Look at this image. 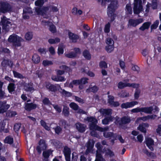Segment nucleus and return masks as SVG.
I'll return each instance as SVG.
<instances>
[{
	"instance_id": "1",
	"label": "nucleus",
	"mask_w": 161,
	"mask_h": 161,
	"mask_svg": "<svg viewBox=\"0 0 161 161\" xmlns=\"http://www.w3.org/2000/svg\"><path fill=\"white\" fill-rule=\"evenodd\" d=\"M84 120L85 122H91L89 125V128L90 130H93L91 133L92 136H96V135H97V134H95L96 133L95 131H103L108 129V127L103 128L97 125L96 124L97 122V120L96 118L93 116H87L84 119Z\"/></svg>"
},
{
	"instance_id": "2",
	"label": "nucleus",
	"mask_w": 161,
	"mask_h": 161,
	"mask_svg": "<svg viewBox=\"0 0 161 161\" xmlns=\"http://www.w3.org/2000/svg\"><path fill=\"white\" fill-rule=\"evenodd\" d=\"M118 2L117 0H113L111 2L110 4L108 6L107 10V14L110 18L111 22L113 21L115 18L114 12L117 8Z\"/></svg>"
},
{
	"instance_id": "3",
	"label": "nucleus",
	"mask_w": 161,
	"mask_h": 161,
	"mask_svg": "<svg viewBox=\"0 0 161 161\" xmlns=\"http://www.w3.org/2000/svg\"><path fill=\"white\" fill-rule=\"evenodd\" d=\"M133 11L134 14H138L143 11L142 0H134Z\"/></svg>"
},
{
	"instance_id": "4",
	"label": "nucleus",
	"mask_w": 161,
	"mask_h": 161,
	"mask_svg": "<svg viewBox=\"0 0 161 161\" xmlns=\"http://www.w3.org/2000/svg\"><path fill=\"white\" fill-rule=\"evenodd\" d=\"M12 10V6L7 2H0V12L5 13L11 12Z\"/></svg>"
},
{
	"instance_id": "5",
	"label": "nucleus",
	"mask_w": 161,
	"mask_h": 161,
	"mask_svg": "<svg viewBox=\"0 0 161 161\" xmlns=\"http://www.w3.org/2000/svg\"><path fill=\"white\" fill-rule=\"evenodd\" d=\"M22 40V39L21 37L15 34L10 35L8 39L9 42L14 43L17 47H20L21 46V42Z\"/></svg>"
},
{
	"instance_id": "6",
	"label": "nucleus",
	"mask_w": 161,
	"mask_h": 161,
	"mask_svg": "<svg viewBox=\"0 0 161 161\" xmlns=\"http://www.w3.org/2000/svg\"><path fill=\"white\" fill-rule=\"evenodd\" d=\"M153 109V107H144L140 108L138 107L136 108H133L131 110V112L133 113H137L140 112H143L147 114H151Z\"/></svg>"
},
{
	"instance_id": "7",
	"label": "nucleus",
	"mask_w": 161,
	"mask_h": 161,
	"mask_svg": "<svg viewBox=\"0 0 161 161\" xmlns=\"http://www.w3.org/2000/svg\"><path fill=\"white\" fill-rule=\"evenodd\" d=\"M49 10V7L48 6H43L42 8L36 7L35 8V11L38 15L42 16L45 15L44 18L48 19V16L47 14V12Z\"/></svg>"
},
{
	"instance_id": "8",
	"label": "nucleus",
	"mask_w": 161,
	"mask_h": 161,
	"mask_svg": "<svg viewBox=\"0 0 161 161\" xmlns=\"http://www.w3.org/2000/svg\"><path fill=\"white\" fill-rule=\"evenodd\" d=\"M73 50L74 51H72L69 53L65 54V56L68 58H76L78 54L81 53L80 49L78 47H74Z\"/></svg>"
},
{
	"instance_id": "9",
	"label": "nucleus",
	"mask_w": 161,
	"mask_h": 161,
	"mask_svg": "<svg viewBox=\"0 0 161 161\" xmlns=\"http://www.w3.org/2000/svg\"><path fill=\"white\" fill-rule=\"evenodd\" d=\"M1 24H0V25H2L3 30L6 31L9 30V25H11V22L8 21L5 16H3V18H1Z\"/></svg>"
},
{
	"instance_id": "10",
	"label": "nucleus",
	"mask_w": 161,
	"mask_h": 161,
	"mask_svg": "<svg viewBox=\"0 0 161 161\" xmlns=\"http://www.w3.org/2000/svg\"><path fill=\"white\" fill-rule=\"evenodd\" d=\"M10 104H7L6 101H0V114H3L6 112L10 108Z\"/></svg>"
},
{
	"instance_id": "11",
	"label": "nucleus",
	"mask_w": 161,
	"mask_h": 161,
	"mask_svg": "<svg viewBox=\"0 0 161 161\" xmlns=\"http://www.w3.org/2000/svg\"><path fill=\"white\" fill-rule=\"evenodd\" d=\"M143 20L142 18L136 19H130L128 21V24L130 26L135 27L140 24L143 22Z\"/></svg>"
},
{
	"instance_id": "12",
	"label": "nucleus",
	"mask_w": 161,
	"mask_h": 161,
	"mask_svg": "<svg viewBox=\"0 0 161 161\" xmlns=\"http://www.w3.org/2000/svg\"><path fill=\"white\" fill-rule=\"evenodd\" d=\"M71 152L70 148L68 146H65L64 147L63 153L66 161H70Z\"/></svg>"
},
{
	"instance_id": "13",
	"label": "nucleus",
	"mask_w": 161,
	"mask_h": 161,
	"mask_svg": "<svg viewBox=\"0 0 161 161\" xmlns=\"http://www.w3.org/2000/svg\"><path fill=\"white\" fill-rule=\"evenodd\" d=\"M130 121V118L126 116H123L120 119H116L117 122L120 126H122L123 125L129 124Z\"/></svg>"
},
{
	"instance_id": "14",
	"label": "nucleus",
	"mask_w": 161,
	"mask_h": 161,
	"mask_svg": "<svg viewBox=\"0 0 161 161\" xmlns=\"http://www.w3.org/2000/svg\"><path fill=\"white\" fill-rule=\"evenodd\" d=\"M138 104V102L136 101H133L131 102H127L121 104V107L122 108L127 109L133 107L135 105Z\"/></svg>"
},
{
	"instance_id": "15",
	"label": "nucleus",
	"mask_w": 161,
	"mask_h": 161,
	"mask_svg": "<svg viewBox=\"0 0 161 161\" xmlns=\"http://www.w3.org/2000/svg\"><path fill=\"white\" fill-rule=\"evenodd\" d=\"M88 79L86 77H83L79 80H72L74 85L86 84L88 83Z\"/></svg>"
},
{
	"instance_id": "16",
	"label": "nucleus",
	"mask_w": 161,
	"mask_h": 161,
	"mask_svg": "<svg viewBox=\"0 0 161 161\" xmlns=\"http://www.w3.org/2000/svg\"><path fill=\"white\" fill-rule=\"evenodd\" d=\"M33 84L30 82L28 83H24L23 85L24 87L25 91L27 92H32L35 90L33 86Z\"/></svg>"
},
{
	"instance_id": "17",
	"label": "nucleus",
	"mask_w": 161,
	"mask_h": 161,
	"mask_svg": "<svg viewBox=\"0 0 161 161\" xmlns=\"http://www.w3.org/2000/svg\"><path fill=\"white\" fill-rule=\"evenodd\" d=\"M45 84L46 88L49 92H57V89L56 86L51 84L49 82H46Z\"/></svg>"
},
{
	"instance_id": "18",
	"label": "nucleus",
	"mask_w": 161,
	"mask_h": 161,
	"mask_svg": "<svg viewBox=\"0 0 161 161\" xmlns=\"http://www.w3.org/2000/svg\"><path fill=\"white\" fill-rule=\"evenodd\" d=\"M37 107V105L33 103H25L24 108L26 111H30L33 109H36Z\"/></svg>"
},
{
	"instance_id": "19",
	"label": "nucleus",
	"mask_w": 161,
	"mask_h": 161,
	"mask_svg": "<svg viewBox=\"0 0 161 161\" xmlns=\"http://www.w3.org/2000/svg\"><path fill=\"white\" fill-rule=\"evenodd\" d=\"M68 36L69 38L71 40L73 43H76L78 40L79 38V36L78 35L70 31L68 32Z\"/></svg>"
},
{
	"instance_id": "20",
	"label": "nucleus",
	"mask_w": 161,
	"mask_h": 161,
	"mask_svg": "<svg viewBox=\"0 0 161 161\" xmlns=\"http://www.w3.org/2000/svg\"><path fill=\"white\" fill-rule=\"evenodd\" d=\"M75 125L77 129L80 132L83 133L85 131L86 126L84 124L78 122L76 123Z\"/></svg>"
},
{
	"instance_id": "21",
	"label": "nucleus",
	"mask_w": 161,
	"mask_h": 161,
	"mask_svg": "<svg viewBox=\"0 0 161 161\" xmlns=\"http://www.w3.org/2000/svg\"><path fill=\"white\" fill-rule=\"evenodd\" d=\"M149 126V125L147 123H143L141 124H140L139 126L137 127V129L140 131L144 133H146L147 130L146 127H148Z\"/></svg>"
},
{
	"instance_id": "22",
	"label": "nucleus",
	"mask_w": 161,
	"mask_h": 161,
	"mask_svg": "<svg viewBox=\"0 0 161 161\" xmlns=\"http://www.w3.org/2000/svg\"><path fill=\"white\" fill-rule=\"evenodd\" d=\"M151 23V22L148 21L144 23L139 28V30L144 31L145 30H148L149 28Z\"/></svg>"
},
{
	"instance_id": "23",
	"label": "nucleus",
	"mask_w": 161,
	"mask_h": 161,
	"mask_svg": "<svg viewBox=\"0 0 161 161\" xmlns=\"http://www.w3.org/2000/svg\"><path fill=\"white\" fill-rule=\"evenodd\" d=\"M94 142L93 141L92 143L90 141L87 143V149L86 151V153L88 154L90 153L92 151L94 146Z\"/></svg>"
},
{
	"instance_id": "24",
	"label": "nucleus",
	"mask_w": 161,
	"mask_h": 161,
	"mask_svg": "<svg viewBox=\"0 0 161 161\" xmlns=\"http://www.w3.org/2000/svg\"><path fill=\"white\" fill-rule=\"evenodd\" d=\"M62 114L65 117H68L69 114V108L66 105H64Z\"/></svg>"
},
{
	"instance_id": "25",
	"label": "nucleus",
	"mask_w": 161,
	"mask_h": 161,
	"mask_svg": "<svg viewBox=\"0 0 161 161\" xmlns=\"http://www.w3.org/2000/svg\"><path fill=\"white\" fill-rule=\"evenodd\" d=\"M4 142L5 143L11 145L14 143V138L10 135L8 136L5 137Z\"/></svg>"
},
{
	"instance_id": "26",
	"label": "nucleus",
	"mask_w": 161,
	"mask_h": 161,
	"mask_svg": "<svg viewBox=\"0 0 161 161\" xmlns=\"http://www.w3.org/2000/svg\"><path fill=\"white\" fill-rule=\"evenodd\" d=\"M105 127H108V129L106 130H104L101 132H103V136L106 138H108L110 137H112L114 135V133L113 132H107L109 130V127L108 126Z\"/></svg>"
},
{
	"instance_id": "27",
	"label": "nucleus",
	"mask_w": 161,
	"mask_h": 161,
	"mask_svg": "<svg viewBox=\"0 0 161 161\" xmlns=\"http://www.w3.org/2000/svg\"><path fill=\"white\" fill-rule=\"evenodd\" d=\"M53 152L51 149L43 151L42 153L43 156L45 159H48L50 156L52 154Z\"/></svg>"
},
{
	"instance_id": "28",
	"label": "nucleus",
	"mask_w": 161,
	"mask_h": 161,
	"mask_svg": "<svg viewBox=\"0 0 161 161\" xmlns=\"http://www.w3.org/2000/svg\"><path fill=\"white\" fill-rule=\"evenodd\" d=\"M32 60L34 64H38L40 62V57L38 54H34L32 56Z\"/></svg>"
},
{
	"instance_id": "29",
	"label": "nucleus",
	"mask_w": 161,
	"mask_h": 161,
	"mask_svg": "<svg viewBox=\"0 0 161 161\" xmlns=\"http://www.w3.org/2000/svg\"><path fill=\"white\" fill-rule=\"evenodd\" d=\"M83 56L86 59L90 60L91 58V55L88 50L86 49L82 53Z\"/></svg>"
},
{
	"instance_id": "30",
	"label": "nucleus",
	"mask_w": 161,
	"mask_h": 161,
	"mask_svg": "<svg viewBox=\"0 0 161 161\" xmlns=\"http://www.w3.org/2000/svg\"><path fill=\"white\" fill-rule=\"evenodd\" d=\"M52 141L53 145L56 148H60L61 147L62 143L59 141L55 139H53L52 140Z\"/></svg>"
},
{
	"instance_id": "31",
	"label": "nucleus",
	"mask_w": 161,
	"mask_h": 161,
	"mask_svg": "<svg viewBox=\"0 0 161 161\" xmlns=\"http://www.w3.org/2000/svg\"><path fill=\"white\" fill-rule=\"evenodd\" d=\"M39 146L42 148V149L46 150L47 149V145L46 144L44 140L43 139H40L39 142Z\"/></svg>"
},
{
	"instance_id": "32",
	"label": "nucleus",
	"mask_w": 161,
	"mask_h": 161,
	"mask_svg": "<svg viewBox=\"0 0 161 161\" xmlns=\"http://www.w3.org/2000/svg\"><path fill=\"white\" fill-rule=\"evenodd\" d=\"M13 73L15 78L20 79H23L25 78V77L22 74L15 70H13Z\"/></svg>"
},
{
	"instance_id": "33",
	"label": "nucleus",
	"mask_w": 161,
	"mask_h": 161,
	"mask_svg": "<svg viewBox=\"0 0 161 161\" xmlns=\"http://www.w3.org/2000/svg\"><path fill=\"white\" fill-rule=\"evenodd\" d=\"M95 161H106L105 159L103 158L102 155L98 151L96 152V158Z\"/></svg>"
},
{
	"instance_id": "34",
	"label": "nucleus",
	"mask_w": 161,
	"mask_h": 161,
	"mask_svg": "<svg viewBox=\"0 0 161 161\" xmlns=\"http://www.w3.org/2000/svg\"><path fill=\"white\" fill-rule=\"evenodd\" d=\"M15 87L14 83H9L8 86V89L9 92L12 93L14 91Z\"/></svg>"
},
{
	"instance_id": "35",
	"label": "nucleus",
	"mask_w": 161,
	"mask_h": 161,
	"mask_svg": "<svg viewBox=\"0 0 161 161\" xmlns=\"http://www.w3.org/2000/svg\"><path fill=\"white\" fill-rule=\"evenodd\" d=\"M112 116L106 117L102 120V122L103 124L108 125L109 122L111 121H112Z\"/></svg>"
},
{
	"instance_id": "36",
	"label": "nucleus",
	"mask_w": 161,
	"mask_h": 161,
	"mask_svg": "<svg viewBox=\"0 0 161 161\" xmlns=\"http://www.w3.org/2000/svg\"><path fill=\"white\" fill-rule=\"evenodd\" d=\"M60 39L58 37H56L54 39H49L48 40V42L51 44H54L60 42Z\"/></svg>"
},
{
	"instance_id": "37",
	"label": "nucleus",
	"mask_w": 161,
	"mask_h": 161,
	"mask_svg": "<svg viewBox=\"0 0 161 161\" xmlns=\"http://www.w3.org/2000/svg\"><path fill=\"white\" fill-rule=\"evenodd\" d=\"M112 110L111 109H103L102 112V114H105L106 115L112 116Z\"/></svg>"
},
{
	"instance_id": "38",
	"label": "nucleus",
	"mask_w": 161,
	"mask_h": 161,
	"mask_svg": "<svg viewBox=\"0 0 161 161\" xmlns=\"http://www.w3.org/2000/svg\"><path fill=\"white\" fill-rule=\"evenodd\" d=\"M105 49L108 53H111L114 49V46L113 43L112 45H108L105 47Z\"/></svg>"
},
{
	"instance_id": "39",
	"label": "nucleus",
	"mask_w": 161,
	"mask_h": 161,
	"mask_svg": "<svg viewBox=\"0 0 161 161\" xmlns=\"http://www.w3.org/2000/svg\"><path fill=\"white\" fill-rule=\"evenodd\" d=\"M17 114V113L15 111H7L6 112V116L8 117H12Z\"/></svg>"
},
{
	"instance_id": "40",
	"label": "nucleus",
	"mask_w": 161,
	"mask_h": 161,
	"mask_svg": "<svg viewBox=\"0 0 161 161\" xmlns=\"http://www.w3.org/2000/svg\"><path fill=\"white\" fill-rule=\"evenodd\" d=\"M159 22L158 20H157L153 22V24L151 25L150 27L151 31L153 30L156 29L158 27Z\"/></svg>"
},
{
	"instance_id": "41",
	"label": "nucleus",
	"mask_w": 161,
	"mask_h": 161,
	"mask_svg": "<svg viewBox=\"0 0 161 161\" xmlns=\"http://www.w3.org/2000/svg\"><path fill=\"white\" fill-rule=\"evenodd\" d=\"M59 68L64 70V72H65L67 73L71 71L70 68L66 65H62L60 66Z\"/></svg>"
},
{
	"instance_id": "42",
	"label": "nucleus",
	"mask_w": 161,
	"mask_h": 161,
	"mask_svg": "<svg viewBox=\"0 0 161 161\" xmlns=\"http://www.w3.org/2000/svg\"><path fill=\"white\" fill-rule=\"evenodd\" d=\"M10 61L8 59H3L1 63V65L3 67H7L10 65Z\"/></svg>"
},
{
	"instance_id": "43",
	"label": "nucleus",
	"mask_w": 161,
	"mask_h": 161,
	"mask_svg": "<svg viewBox=\"0 0 161 161\" xmlns=\"http://www.w3.org/2000/svg\"><path fill=\"white\" fill-rule=\"evenodd\" d=\"M154 141L151 138H147L146 141V144L147 147L154 145Z\"/></svg>"
},
{
	"instance_id": "44",
	"label": "nucleus",
	"mask_w": 161,
	"mask_h": 161,
	"mask_svg": "<svg viewBox=\"0 0 161 161\" xmlns=\"http://www.w3.org/2000/svg\"><path fill=\"white\" fill-rule=\"evenodd\" d=\"M45 2V0H37L35 2V5L41 8Z\"/></svg>"
},
{
	"instance_id": "45",
	"label": "nucleus",
	"mask_w": 161,
	"mask_h": 161,
	"mask_svg": "<svg viewBox=\"0 0 161 161\" xmlns=\"http://www.w3.org/2000/svg\"><path fill=\"white\" fill-rule=\"evenodd\" d=\"M33 11L32 10V8H31L29 7H26L23 10V13L25 14H32Z\"/></svg>"
},
{
	"instance_id": "46",
	"label": "nucleus",
	"mask_w": 161,
	"mask_h": 161,
	"mask_svg": "<svg viewBox=\"0 0 161 161\" xmlns=\"http://www.w3.org/2000/svg\"><path fill=\"white\" fill-rule=\"evenodd\" d=\"M70 108L74 110H77L78 109L79 107L78 105L75 103L72 102L69 105Z\"/></svg>"
},
{
	"instance_id": "47",
	"label": "nucleus",
	"mask_w": 161,
	"mask_h": 161,
	"mask_svg": "<svg viewBox=\"0 0 161 161\" xmlns=\"http://www.w3.org/2000/svg\"><path fill=\"white\" fill-rule=\"evenodd\" d=\"M125 9L127 14H131L132 13V9L130 5L127 4L126 5Z\"/></svg>"
},
{
	"instance_id": "48",
	"label": "nucleus",
	"mask_w": 161,
	"mask_h": 161,
	"mask_svg": "<svg viewBox=\"0 0 161 161\" xmlns=\"http://www.w3.org/2000/svg\"><path fill=\"white\" fill-rule=\"evenodd\" d=\"M99 66L101 69H106L108 68L107 64L104 61H101L99 63Z\"/></svg>"
},
{
	"instance_id": "49",
	"label": "nucleus",
	"mask_w": 161,
	"mask_h": 161,
	"mask_svg": "<svg viewBox=\"0 0 161 161\" xmlns=\"http://www.w3.org/2000/svg\"><path fill=\"white\" fill-rule=\"evenodd\" d=\"M33 37V35L31 32L28 31L25 35V38L26 40H30Z\"/></svg>"
},
{
	"instance_id": "50",
	"label": "nucleus",
	"mask_w": 161,
	"mask_h": 161,
	"mask_svg": "<svg viewBox=\"0 0 161 161\" xmlns=\"http://www.w3.org/2000/svg\"><path fill=\"white\" fill-rule=\"evenodd\" d=\"M99 89L98 87L96 86H93L90 87V89H87L86 90V92H88L89 90H90L91 92L95 93L97 92Z\"/></svg>"
},
{
	"instance_id": "51",
	"label": "nucleus",
	"mask_w": 161,
	"mask_h": 161,
	"mask_svg": "<svg viewBox=\"0 0 161 161\" xmlns=\"http://www.w3.org/2000/svg\"><path fill=\"white\" fill-rule=\"evenodd\" d=\"M53 129L54 130L55 133L57 135H59L62 131V128L59 126H57L54 127Z\"/></svg>"
},
{
	"instance_id": "52",
	"label": "nucleus",
	"mask_w": 161,
	"mask_h": 161,
	"mask_svg": "<svg viewBox=\"0 0 161 161\" xmlns=\"http://www.w3.org/2000/svg\"><path fill=\"white\" fill-rule=\"evenodd\" d=\"M49 30L52 33H55L57 32L56 27L53 24L49 26Z\"/></svg>"
},
{
	"instance_id": "53",
	"label": "nucleus",
	"mask_w": 161,
	"mask_h": 161,
	"mask_svg": "<svg viewBox=\"0 0 161 161\" xmlns=\"http://www.w3.org/2000/svg\"><path fill=\"white\" fill-rule=\"evenodd\" d=\"M111 26L110 23L108 22L105 26L104 31L105 33H108L110 32V29Z\"/></svg>"
},
{
	"instance_id": "54",
	"label": "nucleus",
	"mask_w": 161,
	"mask_h": 161,
	"mask_svg": "<svg viewBox=\"0 0 161 161\" xmlns=\"http://www.w3.org/2000/svg\"><path fill=\"white\" fill-rule=\"evenodd\" d=\"M127 83H124L121 81L119 82L118 84V87L120 89H122L127 87Z\"/></svg>"
},
{
	"instance_id": "55",
	"label": "nucleus",
	"mask_w": 161,
	"mask_h": 161,
	"mask_svg": "<svg viewBox=\"0 0 161 161\" xmlns=\"http://www.w3.org/2000/svg\"><path fill=\"white\" fill-rule=\"evenodd\" d=\"M48 7H49V9H50V12H56L58 11V9L56 6L51 5L48 6Z\"/></svg>"
},
{
	"instance_id": "56",
	"label": "nucleus",
	"mask_w": 161,
	"mask_h": 161,
	"mask_svg": "<svg viewBox=\"0 0 161 161\" xmlns=\"http://www.w3.org/2000/svg\"><path fill=\"white\" fill-rule=\"evenodd\" d=\"M42 64L44 67L53 64V63L52 61L48 60H44L42 61Z\"/></svg>"
},
{
	"instance_id": "57",
	"label": "nucleus",
	"mask_w": 161,
	"mask_h": 161,
	"mask_svg": "<svg viewBox=\"0 0 161 161\" xmlns=\"http://www.w3.org/2000/svg\"><path fill=\"white\" fill-rule=\"evenodd\" d=\"M42 102L45 105H50L52 103L49 99V98L45 97L42 100Z\"/></svg>"
},
{
	"instance_id": "58",
	"label": "nucleus",
	"mask_w": 161,
	"mask_h": 161,
	"mask_svg": "<svg viewBox=\"0 0 161 161\" xmlns=\"http://www.w3.org/2000/svg\"><path fill=\"white\" fill-rule=\"evenodd\" d=\"M21 127V125L19 124H15L14 127V131L16 133H18L19 130Z\"/></svg>"
},
{
	"instance_id": "59",
	"label": "nucleus",
	"mask_w": 161,
	"mask_h": 161,
	"mask_svg": "<svg viewBox=\"0 0 161 161\" xmlns=\"http://www.w3.org/2000/svg\"><path fill=\"white\" fill-rule=\"evenodd\" d=\"M59 122L60 124H61L62 126H64V128H66V127H67L69 126L67 121L64 119H61L59 121Z\"/></svg>"
},
{
	"instance_id": "60",
	"label": "nucleus",
	"mask_w": 161,
	"mask_h": 161,
	"mask_svg": "<svg viewBox=\"0 0 161 161\" xmlns=\"http://www.w3.org/2000/svg\"><path fill=\"white\" fill-rule=\"evenodd\" d=\"M37 51L41 55L42 54H46L47 51L46 48H42L41 47L39 48L37 50Z\"/></svg>"
},
{
	"instance_id": "61",
	"label": "nucleus",
	"mask_w": 161,
	"mask_h": 161,
	"mask_svg": "<svg viewBox=\"0 0 161 161\" xmlns=\"http://www.w3.org/2000/svg\"><path fill=\"white\" fill-rule=\"evenodd\" d=\"M108 103L110 105H112L114 102V97L113 96L108 95Z\"/></svg>"
},
{
	"instance_id": "62",
	"label": "nucleus",
	"mask_w": 161,
	"mask_h": 161,
	"mask_svg": "<svg viewBox=\"0 0 161 161\" xmlns=\"http://www.w3.org/2000/svg\"><path fill=\"white\" fill-rule=\"evenodd\" d=\"M52 106L54 108L55 110L58 113H60L62 111V108L61 107H60L57 104H52Z\"/></svg>"
},
{
	"instance_id": "63",
	"label": "nucleus",
	"mask_w": 161,
	"mask_h": 161,
	"mask_svg": "<svg viewBox=\"0 0 161 161\" xmlns=\"http://www.w3.org/2000/svg\"><path fill=\"white\" fill-rule=\"evenodd\" d=\"M62 94L65 96L67 97H70L72 96L71 93L67 92L64 89H63L62 90Z\"/></svg>"
},
{
	"instance_id": "64",
	"label": "nucleus",
	"mask_w": 161,
	"mask_h": 161,
	"mask_svg": "<svg viewBox=\"0 0 161 161\" xmlns=\"http://www.w3.org/2000/svg\"><path fill=\"white\" fill-rule=\"evenodd\" d=\"M140 93V90L137 89H136L134 94V98L135 99H137L139 97Z\"/></svg>"
}]
</instances>
